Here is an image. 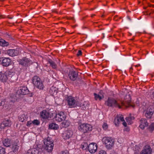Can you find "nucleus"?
<instances>
[{
	"label": "nucleus",
	"mask_w": 154,
	"mask_h": 154,
	"mask_svg": "<svg viewBox=\"0 0 154 154\" xmlns=\"http://www.w3.org/2000/svg\"><path fill=\"white\" fill-rule=\"evenodd\" d=\"M128 96L129 97V100H125V102L128 104V107H129L132 106L130 104L131 98L129 95ZM105 104L109 107L113 108L118 107L119 109L121 108L123 106L128 107L124 102L119 100H117L112 98H108L107 100L105 101Z\"/></svg>",
	"instance_id": "f257e3e1"
},
{
	"label": "nucleus",
	"mask_w": 154,
	"mask_h": 154,
	"mask_svg": "<svg viewBox=\"0 0 154 154\" xmlns=\"http://www.w3.org/2000/svg\"><path fill=\"white\" fill-rule=\"evenodd\" d=\"M44 145H43L44 149L48 152H51L53 150L54 144L52 140L49 137H48L43 140Z\"/></svg>",
	"instance_id": "f03ea898"
},
{
	"label": "nucleus",
	"mask_w": 154,
	"mask_h": 154,
	"mask_svg": "<svg viewBox=\"0 0 154 154\" xmlns=\"http://www.w3.org/2000/svg\"><path fill=\"white\" fill-rule=\"evenodd\" d=\"M103 143L105 144L106 148L108 149H111L113 146L115 140L109 137H104L102 139Z\"/></svg>",
	"instance_id": "7ed1b4c3"
},
{
	"label": "nucleus",
	"mask_w": 154,
	"mask_h": 154,
	"mask_svg": "<svg viewBox=\"0 0 154 154\" xmlns=\"http://www.w3.org/2000/svg\"><path fill=\"white\" fill-rule=\"evenodd\" d=\"M13 72L10 70H7L5 73H0V81L3 82H5L9 78H11L14 75Z\"/></svg>",
	"instance_id": "20e7f679"
},
{
	"label": "nucleus",
	"mask_w": 154,
	"mask_h": 154,
	"mask_svg": "<svg viewBox=\"0 0 154 154\" xmlns=\"http://www.w3.org/2000/svg\"><path fill=\"white\" fill-rule=\"evenodd\" d=\"M78 128L79 130L83 133L88 132L92 129L91 125L85 123L79 125Z\"/></svg>",
	"instance_id": "39448f33"
},
{
	"label": "nucleus",
	"mask_w": 154,
	"mask_h": 154,
	"mask_svg": "<svg viewBox=\"0 0 154 154\" xmlns=\"http://www.w3.org/2000/svg\"><path fill=\"white\" fill-rule=\"evenodd\" d=\"M66 100L67 101L68 105L70 107H75L79 106V102L76 100L75 97L72 96L68 97Z\"/></svg>",
	"instance_id": "423d86ee"
},
{
	"label": "nucleus",
	"mask_w": 154,
	"mask_h": 154,
	"mask_svg": "<svg viewBox=\"0 0 154 154\" xmlns=\"http://www.w3.org/2000/svg\"><path fill=\"white\" fill-rule=\"evenodd\" d=\"M33 63L29 59L26 57L23 58L20 60L19 64L25 66H30Z\"/></svg>",
	"instance_id": "0eeeda50"
},
{
	"label": "nucleus",
	"mask_w": 154,
	"mask_h": 154,
	"mask_svg": "<svg viewBox=\"0 0 154 154\" xmlns=\"http://www.w3.org/2000/svg\"><path fill=\"white\" fill-rule=\"evenodd\" d=\"M66 118V116L64 113L63 112H60L57 114L55 117L56 121L60 122L65 120Z\"/></svg>",
	"instance_id": "6e6552de"
},
{
	"label": "nucleus",
	"mask_w": 154,
	"mask_h": 154,
	"mask_svg": "<svg viewBox=\"0 0 154 154\" xmlns=\"http://www.w3.org/2000/svg\"><path fill=\"white\" fill-rule=\"evenodd\" d=\"M97 146L96 143H91L88 146V150L91 153H94L97 150Z\"/></svg>",
	"instance_id": "1a4fd4ad"
},
{
	"label": "nucleus",
	"mask_w": 154,
	"mask_h": 154,
	"mask_svg": "<svg viewBox=\"0 0 154 154\" xmlns=\"http://www.w3.org/2000/svg\"><path fill=\"white\" fill-rule=\"evenodd\" d=\"M6 54H8L9 56L14 57L18 55L19 51L15 49H9L6 50L5 52Z\"/></svg>",
	"instance_id": "9d476101"
},
{
	"label": "nucleus",
	"mask_w": 154,
	"mask_h": 154,
	"mask_svg": "<svg viewBox=\"0 0 154 154\" xmlns=\"http://www.w3.org/2000/svg\"><path fill=\"white\" fill-rule=\"evenodd\" d=\"M51 113H50L48 111L43 110L40 112L41 117L44 119H47L51 117Z\"/></svg>",
	"instance_id": "9b49d317"
},
{
	"label": "nucleus",
	"mask_w": 154,
	"mask_h": 154,
	"mask_svg": "<svg viewBox=\"0 0 154 154\" xmlns=\"http://www.w3.org/2000/svg\"><path fill=\"white\" fill-rule=\"evenodd\" d=\"M1 61L3 66H7L10 64L11 60L9 58L2 57L0 58V61Z\"/></svg>",
	"instance_id": "f8f14e48"
},
{
	"label": "nucleus",
	"mask_w": 154,
	"mask_h": 154,
	"mask_svg": "<svg viewBox=\"0 0 154 154\" xmlns=\"http://www.w3.org/2000/svg\"><path fill=\"white\" fill-rule=\"evenodd\" d=\"M78 76V74L76 71L74 70L69 71V76L72 81H75L77 78Z\"/></svg>",
	"instance_id": "ddd939ff"
},
{
	"label": "nucleus",
	"mask_w": 154,
	"mask_h": 154,
	"mask_svg": "<svg viewBox=\"0 0 154 154\" xmlns=\"http://www.w3.org/2000/svg\"><path fill=\"white\" fill-rule=\"evenodd\" d=\"M152 151V149L150 146L149 145H146L144 147L140 154H150Z\"/></svg>",
	"instance_id": "4468645a"
},
{
	"label": "nucleus",
	"mask_w": 154,
	"mask_h": 154,
	"mask_svg": "<svg viewBox=\"0 0 154 154\" xmlns=\"http://www.w3.org/2000/svg\"><path fill=\"white\" fill-rule=\"evenodd\" d=\"M72 135V132L70 131H65L62 134V137L65 140H67L70 138Z\"/></svg>",
	"instance_id": "2eb2a0df"
},
{
	"label": "nucleus",
	"mask_w": 154,
	"mask_h": 154,
	"mask_svg": "<svg viewBox=\"0 0 154 154\" xmlns=\"http://www.w3.org/2000/svg\"><path fill=\"white\" fill-rule=\"evenodd\" d=\"M94 99L96 100H100L104 98L103 93L102 91L101 90L98 94L96 93L94 94Z\"/></svg>",
	"instance_id": "dca6fc26"
},
{
	"label": "nucleus",
	"mask_w": 154,
	"mask_h": 154,
	"mask_svg": "<svg viewBox=\"0 0 154 154\" xmlns=\"http://www.w3.org/2000/svg\"><path fill=\"white\" fill-rule=\"evenodd\" d=\"M11 122L8 120H4L1 123L0 127L1 129H4L6 127H9L11 125Z\"/></svg>",
	"instance_id": "f3484780"
},
{
	"label": "nucleus",
	"mask_w": 154,
	"mask_h": 154,
	"mask_svg": "<svg viewBox=\"0 0 154 154\" xmlns=\"http://www.w3.org/2000/svg\"><path fill=\"white\" fill-rule=\"evenodd\" d=\"M140 125L139 127L142 129H144L145 127L147 126L148 125V123L146 119H142L140 120Z\"/></svg>",
	"instance_id": "a211bd4d"
},
{
	"label": "nucleus",
	"mask_w": 154,
	"mask_h": 154,
	"mask_svg": "<svg viewBox=\"0 0 154 154\" xmlns=\"http://www.w3.org/2000/svg\"><path fill=\"white\" fill-rule=\"evenodd\" d=\"M20 94L22 95H25L28 93L29 90L26 87L23 86L20 87L19 90Z\"/></svg>",
	"instance_id": "6ab92c4d"
},
{
	"label": "nucleus",
	"mask_w": 154,
	"mask_h": 154,
	"mask_svg": "<svg viewBox=\"0 0 154 154\" xmlns=\"http://www.w3.org/2000/svg\"><path fill=\"white\" fill-rule=\"evenodd\" d=\"M143 113L146 118L148 119H150L153 114V112L152 109H147Z\"/></svg>",
	"instance_id": "aec40b11"
},
{
	"label": "nucleus",
	"mask_w": 154,
	"mask_h": 154,
	"mask_svg": "<svg viewBox=\"0 0 154 154\" xmlns=\"http://www.w3.org/2000/svg\"><path fill=\"white\" fill-rule=\"evenodd\" d=\"M4 145L7 147L10 146L12 143L11 140L8 138L5 139L3 141Z\"/></svg>",
	"instance_id": "412c9836"
},
{
	"label": "nucleus",
	"mask_w": 154,
	"mask_h": 154,
	"mask_svg": "<svg viewBox=\"0 0 154 154\" xmlns=\"http://www.w3.org/2000/svg\"><path fill=\"white\" fill-rule=\"evenodd\" d=\"M19 148V146L17 143L14 142L12 144L11 148L12 151L17 153Z\"/></svg>",
	"instance_id": "4be33fe9"
},
{
	"label": "nucleus",
	"mask_w": 154,
	"mask_h": 154,
	"mask_svg": "<svg viewBox=\"0 0 154 154\" xmlns=\"http://www.w3.org/2000/svg\"><path fill=\"white\" fill-rule=\"evenodd\" d=\"M32 83L34 85L36 84H37L38 82L42 80L38 76H35L32 78Z\"/></svg>",
	"instance_id": "5701e85b"
},
{
	"label": "nucleus",
	"mask_w": 154,
	"mask_h": 154,
	"mask_svg": "<svg viewBox=\"0 0 154 154\" xmlns=\"http://www.w3.org/2000/svg\"><path fill=\"white\" fill-rule=\"evenodd\" d=\"M34 85L40 90H43L44 88V86L42 80L38 82L37 84H36Z\"/></svg>",
	"instance_id": "b1692460"
},
{
	"label": "nucleus",
	"mask_w": 154,
	"mask_h": 154,
	"mask_svg": "<svg viewBox=\"0 0 154 154\" xmlns=\"http://www.w3.org/2000/svg\"><path fill=\"white\" fill-rule=\"evenodd\" d=\"M27 154H41V152L36 149H33L29 150Z\"/></svg>",
	"instance_id": "393cba45"
},
{
	"label": "nucleus",
	"mask_w": 154,
	"mask_h": 154,
	"mask_svg": "<svg viewBox=\"0 0 154 154\" xmlns=\"http://www.w3.org/2000/svg\"><path fill=\"white\" fill-rule=\"evenodd\" d=\"M49 127L50 129L54 130H57L59 128L58 125L55 123H51L50 124Z\"/></svg>",
	"instance_id": "a878e982"
},
{
	"label": "nucleus",
	"mask_w": 154,
	"mask_h": 154,
	"mask_svg": "<svg viewBox=\"0 0 154 154\" xmlns=\"http://www.w3.org/2000/svg\"><path fill=\"white\" fill-rule=\"evenodd\" d=\"M48 63L50 64L52 68L54 69H56L57 68V65L56 63L51 60L49 59L48 61Z\"/></svg>",
	"instance_id": "bb28decb"
},
{
	"label": "nucleus",
	"mask_w": 154,
	"mask_h": 154,
	"mask_svg": "<svg viewBox=\"0 0 154 154\" xmlns=\"http://www.w3.org/2000/svg\"><path fill=\"white\" fill-rule=\"evenodd\" d=\"M88 105H89L88 102L87 101H85L81 104L79 103V106H78L82 107L83 109H84L86 108V107L88 106Z\"/></svg>",
	"instance_id": "cd10ccee"
},
{
	"label": "nucleus",
	"mask_w": 154,
	"mask_h": 154,
	"mask_svg": "<svg viewBox=\"0 0 154 154\" xmlns=\"http://www.w3.org/2000/svg\"><path fill=\"white\" fill-rule=\"evenodd\" d=\"M8 45V43L6 42L3 39L0 40V46H6Z\"/></svg>",
	"instance_id": "c85d7f7f"
},
{
	"label": "nucleus",
	"mask_w": 154,
	"mask_h": 154,
	"mask_svg": "<svg viewBox=\"0 0 154 154\" xmlns=\"http://www.w3.org/2000/svg\"><path fill=\"white\" fill-rule=\"evenodd\" d=\"M61 126L63 127H68L70 125V123L68 121H64L61 123Z\"/></svg>",
	"instance_id": "c756f323"
},
{
	"label": "nucleus",
	"mask_w": 154,
	"mask_h": 154,
	"mask_svg": "<svg viewBox=\"0 0 154 154\" xmlns=\"http://www.w3.org/2000/svg\"><path fill=\"white\" fill-rule=\"evenodd\" d=\"M88 144L86 142L82 143L81 145V148L84 150L88 148Z\"/></svg>",
	"instance_id": "7c9ffc66"
},
{
	"label": "nucleus",
	"mask_w": 154,
	"mask_h": 154,
	"mask_svg": "<svg viewBox=\"0 0 154 154\" xmlns=\"http://www.w3.org/2000/svg\"><path fill=\"white\" fill-rule=\"evenodd\" d=\"M129 119H130V121L129 122V124H131L132 123V120L134 119V117L133 116H131V115L130 114L129 116L127 117L126 118V119L127 122L128 121Z\"/></svg>",
	"instance_id": "2f4dec72"
},
{
	"label": "nucleus",
	"mask_w": 154,
	"mask_h": 154,
	"mask_svg": "<svg viewBox=\"0 0 154 154\" xmlns=\"http://www.w3.org/2000/svg\"><path fill=\"white\" fill-rule=\"evenodd\" d=\"M149 131L152 132L154 130V123H152L149 126L148 128Z\"/></svg>",
	"instance_id": "473e14b6"
},
{
	"label": "nucleus",
	"mask_w": 154,
	"mask_h": 154,
	"mask_svg": "<svg viewBox=\"0 0 154 154\" xmlns=\"http://www.w3.org/2000/svg\"><path fill=\"white\" fill-rule=\"evenodd\" d=\"M114 122L116 125H117L121 121L119 119L118 117H117L116 116V118H115Z\"/></svg>",
	"instance_id": "72a5a7b5"
},
{
	"label": "nucleus",
	"mask_w": 154,
	"mask_h": 154,
	"mask_svg": "<svg viewBox=\"0 0 154 154\" xmlns=\"http://www.w3.org/2000/svg\"><path fill=\"white\" fill-rule=\"evenodd\" d=\"M5 149L2 147H0V154H5Z\"/></svg>",
	"instance_id": "f704fd0d"
},
{
	"label": "nucleus",
	"mask_w": 154,
	"mask_h": 154,
	"mask_svg": "<svg viewBox=\"0 0 154 154\" xmlns=\"http://www.w3.org/2000/svg\"><path fill=\"white\" fill-rule=\"evenodd\" d=\"M32 123L33 125H39L40 122L38 120L35 119L32 121Z\"/></svg>",
	"instance_id": "c9c22d12"
},
{
	"label": "nucleus",
	"mask_w": 154,
	"mask_h": 154,
	"mask_svg": "<svg viewBox=\"0 0 154 154\" xmlns=\"http://www.w3.org/2000/svg\"><path fill=\"white\" fill-rule=\"evenodd\" d=\"M117 117H118L119 119L121 122H123L124 121V118L122 115H117Z\"/></svg>",
	"instance_id": "e433bc0d"
},
{
	"label": "nucleus",
	"mask_w": 154,
	"mask_h": 154,
	"mask_svg": "<svg viewBox=\"0 0 154 154\" xmlns=\"http://www.w3.org/2000/svg\"><path fill=\"white\" fill-rule=\"evenodd\" d=\"M102 127L105 130H106L108 128V125L107 123H104L103 126Z\"/></svg>",
	"instance_id": "4c0bfd02"
},
{
	"label": "nucleus",
	"mask_w": 154,
	"mask_h": 154,
	"mask_svg": "<svg viewBox=\"0 0 154 154\" xmlns=\"http://www.w3.org/2000/svg\"><path fill=\"white\" fill-rule=\"evenodd\" d=\"M32 121H28L26 125L28 127H30L32 125Z\"/></svg>",
	"instance_id": "58836bf2"
},
{
	"label": "nucleus",
	"mask_w": 154,
	"mask_h": 154,
	"mask_svg": "<svg viewBox=\"0 0 154 154\" xmlns=\"http://www.w3.org/2000/svg\"><path fill=\"white\" fill-rule=\"evenodd\" d=\"M24 116L22 115L20 117V121L21 122H23V121L25 120V118L24 117Z\"/></svg>",
	"instance_id": "ea45409f"
},
{
	"label": "nucleus",
	"mask_w": 154,
	"mask_h": 154,
	"mask_svg": "<svg viewBox=\"0 0 154 154\" xmlns=\"http://www.w3.org/2000/svg\"><path fill=\"white\" fill-rule=\"evenodd\" d=\"M97 154H106V153L105 151L103 150H100Z\"/></svg>",
	"instance_id": "a19ab883"
},
{
	"label": "nucleus",
	"mask_w": 154,
	"mask_h": 154,
	"mask_svg": "<svg viewBox=\"0 0 154 154\" xmlns=\"http://www.w3.org/2000/svg\"><path fill=\"white\" fill-rule=\"evenodd\" d=\"M121 17H118L117 15H116L114 17V20L116 21L118 20L119 19H121Z\"/></svg>",
	"instance_id": "79ce46f5"
},
{
	"label": "nucleus",
	"mask_w": 154,
	"mask_h": 154,
	"mask_svg": "<svg viewBox=\"0 0 154 154\" xmlns=\"http://www.w3.org/2000/svg\"><path fill=\"white\" fill-rule=\"evenodd\" d=\"M82 54V52L81 50H79L78 53L77 54V55L78 56H79L81 55Z\"/></svg>",
	"instance_id": "37998d69"
},
{
	"label": "nucleus",
	"mask_w": 154,
	"mask_h": 154,
	"mask_svg": "<svg viewBox=\"0 0 154 154\" xmlns=\"http://www.w3.org/2000/svg\"><path fill=\"white\" fill-rule=\"evenodd\" d=\"M58 154H69V153L67 151H64Z\"/></svg>",
	"instance_id": "c03bdc74"
},
{
	"label": "nucleus",
	"mask_w": 154,
	"mask_h": 154,
	"mask_svg": "<svg viewBox=\"0 0 154 154\" xmlns=\"http://www.w3.org/2000/svg\"><path fill=\"white\" fill-rule=\"evenodd\" d=\"M17 153L13 151H11L9 152L8 154H16Z\"/></svg>",
	"instance_id": "a18cd8bd"
},
{
	"label": "nucleus",
	"mask_w": 154,
	"mask_h": 154,
	"mask_svg": "<svg viewBox=\"0 0 154 154\" xmlns=\"http://www.w3.org/2000/svg\"><path fill=\"white\" fill-rule=\"evenodd\" d=\"M124 122L122 123L123 125L125 126V127H126L127 125V124L126 122L125 121H123Z\"/></svg>",
	"instance_id": "49530a36"
},
{
	"label": "nucleus",
	"mask_w": 154,
	"mask_h": 154,
	"mask_svg": "<svg viewBox=\"0 0 154 154\" xmlns=\"http://www.w3.org/2000/svg\"><path fill=\"white\" fill-rule=\"evenodd\" d=\"M133 69V68L132 67H131L130 68L129 71H130V72L131 73L132 72Z\"/></svg>",
	"instance_id": "de8ad7c7"
},
{
	"label": "nucleus",
	"mask_w": 154,
	"mask_h": 154,
	"mask_svg": "<svg viewBox=\"0 0 154 154\" xmlns=\"http://www.w3.org/2000/svg\"><path fill=\"white\" fill-rule=\"evenodd\" d=\"M149 7H152L153 8H154V5H149Z\"/></svg>",
	"instance_id": "09e8293b"
},
{
	"label": "nucleus",
	"mask_w": 154,
	"mask_h": 154,
	"mask_svg": "<svg viewBox=\"0 0 154 154\" xmlns=\"http://www.w3.org/2000/svg\"><path fill=\"white\" fill-rule=\"evenodd\" d=\"M127 18H128V19L129 20H131V18H130V17H129V16H127Z\"/></svg>",
	"instance_id": "8fccbe9b"
},
{
	"label": "nucleus",
	"mask_w": 154,
	"mask_h": 154,
	"mask_svg": "<svg viewBox=\"0 0 154 154\" xmlns=\"http://www.w3.org/2000/svg\"><path fill=\"white\" fill-rule=\"evenodd\" d=\"M4 18V17H3V15H0V18Z\"/></svg>",
	"instance_id": "3c124183"
},
{
	"label": "nucleus",
	"mask_w": 154,
	"mask_h": 154,
	"mask_svg": "<svg viewBox=\"0 0 154 154\" xmlns=\"http://www.w3.org/2000/svg\"><path fill=\"white\" fill-rule=\"evenodd\" d=\"M125 130L126 131H129V128H127Z\"/></svg>",
	"instance_id": "603ef678"
},
{
	"label": "nucleus",
	"mask_w": 154,
	"mask_h": 154,
	"mask_svg": "<svg viewBox=\"0 0 154 154\" xmlns=\"http://www.w3.org/2000/svg\"><path fill=\"white\" fill-rule=\"evenodd\" d=\"M95 16V14H92L91 15V17H93L94 16Z\"/></svg>",
	"instance_id": "864d4df0"
},
{
	"label": "nucleus",
	"mask_w": 154,
	"mask_h": 154,
	"mask_svg": "<svg viewBox=\"0 0 154 154\" xmlns=\"http://www.w3.org/2000/svg\"><path fill=\"white\" fill-rule=\"evenodd\" d=\"M140 65L139 64H138V65H136V66H135L136 67H137V66H140Z\"/></svg>",
	"instance_id": "5fc2aeb1"
},
{
	"label": "nucleus",
	"mask_w": 154,
	"mask_h": 154,
	"mask_svg": "<svg viewBox=\"0 0 154 154\" xmlns=\"http://www.w3.org/2000/svg\"><path fill=\"white\" fill-rule=\"evenodd\" d=\"M152 95L153 97L154 98V92L152 93Z\"/></svg>",
	"instance_id": "6e6d98bb"
},
{
	"label": "nucleus",
	"mask_w": 154,
	"mask_h": 154,
	"mask_svg": "<svg viewBox=\"0 0 154 154\" xmlns=\"http://www.w3.org/2000/svg\"><path fill=\"white\" fill-rule=\"evenodd\" d=\"M130 121V119H129V120H128V121L127 122H128V124H129Z\"/></svg>",
	"instance_id": "4d7b16f0"
},
{
	"label": "nucleus",
	"mask_w": 154,
	"mask_h": 154,
	"mask_svg": "<svg viewBox=\"0 0 154 154\" xmlns=\"http://www.w3.org/2000/svg\"><path fill=\"white\" fill-rule=\"evenodd\" d=\"M5 0H0V1L3 2Z\"/></svg>",
	"instance_id": "13d9d810"
},
{
	"label": "nucleus",
	"mask_w": 154,
	"mask_h": 154,
	"mask_svg": "<svg viewBox=\"0 0 154 154\" xmlns=\"http://www.w3.org/2000/svg\"><path fill=\"white\" fill-rule=\"evenodd\" d=\"M8 18H9L11 19H12V17H9Z\"/></svg>",
	"instance_id": "bf43d9fd"
},
{
	"label": "nucleus",
	"mask_w": 154,
	"mask_h": 154,
	"mask_svg": "<svg viewBox=\"0 0 154 154\" xmlns=\"http://www.w3.org/2000/svg\"><path fill=\"white\" fill-rule=\"evenodd\" d=\"M103 16H104V15H102V17H103Z\"/></svg>",
	"instance_id": "052dcab7"
},
{
	"label": "nucleus",
	"mask_w": 154,
	"mask_h": 154,
	"mask_svg": "<svg viewBox=\"0 0 154 154\" xmlns=\"http://www.w3.org/2000/svg\"><path fill=\"white\" fill-rule=\"evenodd\" d=\"M61 5H60V6Z\"/></svg>",
	"instance_id": "680f3d73"
},
{
	"label": "nucleus",
	"mask_w": 154,
	"mask_h": 154,
	"mask_svg": "<svg viewBox=\"0 0 154 154\" xmlns=\"http://www.w3.org/2000/svg\"><path fill=\"white\" fill-rule=\"evenodd\" d=\"M94 23H97V22H96V23L94 22Z\"/></svg>",
	"instance_id": "e2e57ef3"
}]
</instances>
